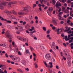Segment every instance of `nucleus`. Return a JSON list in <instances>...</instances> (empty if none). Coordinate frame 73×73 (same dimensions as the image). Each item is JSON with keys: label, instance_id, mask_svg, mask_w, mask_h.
<instances>
[{"label": "nucleus", "instance_id": "nucleus-10", "mask_svg": "<svg viewBox=\"0 0 73 73\" xmlns=\"http://www.w3.org/2000/svg\"><path fill=\"white\" fill-rule=\"evenodd\" d=\"M66 31H69L68 32V34L71 33H73V31L71 32V30H70V29L69 28H68V29L66 30Z\"/></svg>", "mask_w": 73, "mask_h": 73}, {"label": "nucleus", "instance_id": "nucleus-49", "mask_svg": "<svg viewBox=\"0 0 73 73\" xmlns=\"http://www.w3.org/2000/svg\"><path fill=\"white\" fill-rule=\"evenodd\" d=\"M36 31H34L32 32H31L32 33H36Z\"/></svg>", "mask_w": 73, "mask_h": 73}, {"label": "nucleus", "instance_id": "nucleus-4", "mask_svg": "<svg viewBox=\"0 0 73 73\" xmlns=\"http://www.w3.org/2000/svg\"><path fill=\"white\" fill-rule=\"evenodd\" d=\"M53 8L52 7H49V9L47 11V13H48L49 16H50L51 14H50V12H52L53 11Z\"/></svg>", "mask_w": 73, "mask_h": 73}, {"label": "nucleus", "instance_id": "nucleus-9", "mask_svg": "<svg viewBox=\"0 0 73 73\" xmlns=\"http://www.w3.org/2000/svg\"><path fill=\"white\" fill-rule=\"evenodd\" d=\"M8 72L6 70H5L4 72H3V70L0 69V73H7Z\"/></svg>", "mask_w": 73, "mask_h": 73}, {"label": "nucleus", "instance_id": "nucleus-1", "mask_svg": "<svg viewBox=\"0 0 73 73\" xmlns=\"http://www.w3.org/2000/svg\"><path fill=\"white\" fill-rule=\"evenodd\" d=\"M5 36L7 37H8L10 39L12 38V37H13V36L10 35L9 31H7V32L6 33Z\"/></svg>", "mask_w": 73, "mask_h": 73}, {"label": "nucleus", "instance_id": "nucleus-60", "mask_svg": "<svg viewBox=\"0 0 73 73\" xmlns=\"http://www.w3.org/2000/svg\"><path fill=\"white\" fill-rule=\"evenodd\" d=\"M26 33H27L29 34V31H28L26 30Z\"/></svg>", "mask_w": 73, "mask_h": 73}, {"label": "nucleus", "instance_id": "nucleus-40", "mask_svg": "<svg viewBox=\"0 0 73 73\" xmlns=\"http://www.w3.org/2000/svg\"><path fill=\"white\" fill-rule=\"evenodd\" d=\"M5 56L6 57H7V58H8V54H7V53H6L5 54Z\"/></svg>", "mask_w": 73, "mask_h": 73}, {"label": "nucleus", "instance_id": "nucleus-22", "mask_svg": "<svg viewBox=\"0 0 73 73\" xmlns=\"http://www.w3.org/2000/svg\"><path fill=\"white\" fill-rule=\"evenodd\" d=\"M29 48H30V50L31 51H33V50H34V48L32 47L31 46H29Z\"/></svg>", "mask_w": 73, "mask_h": 73}, {"label": "nucleus", "instance_id": "nucleus-62", "mask_svg": "<svg viewBox=\"0 0 73 73\" xmlns=\"http://www.w3.org/2000/svg\"><path fill=\"white\" fill-rule=\"evenodd\" d=\"M25 70H27V71H29V68H25Z\"/></svg>", "mask_w": 73, "mask_h": 73}, {"label": "nucleus", "instance_id": "nucleus-44", "mask_svg": "<svg viewBox=\"0 0 73 73\" xmlns=\"http://www.w3.org/2000/svg\"><path fill=\"white\" fill-rule=\"evenodd\" d=\"M36 6H37V5H36V4H34L33 5V8H35V7H36Z\"/></svg>", "mask_w": 73, "mask_h": 73}, {"label": "nucleus", "instance_id": "nucleus-20", "mask_svg": "<svg viewBox=\"0 0 73 73\" xmlns=\"http://www.w3.org/2000/svg\"><path fill=\"white\" fill-rule=\"evenodd\" d=\"M17 38L20 40H22V39H23V38L20 36H17Z\"/></svg>", "mask_w": 73, "mask_h": 73}, {"label": "nucleus", "instance_id": "nucleus-58", "mask_svg": "<svg viewBox=\"0 0 73 73\" xmlns=\"http://www.w3.org/2000/svg\"><path fill=\"white\" fill-rule=\"evenodd\" d=\"M15 43L14 42H12V45H13V46L15 45Z\"/></svg>", "mask_w": 73, "mask_h": 73}, {"label": "nucleus", "instance_id": "nucleus-56", "mask_svg": "<svg viewBox=\"0 0 73 73\" xmlns=\"http://www.w3.org/2000/svg\"><path fill=\"white\" fill-rule=\"evenodd\" d=\"M54 24L55 25H57V23H56V22H54Z\"/></svg>", "mask_w": 73, "mask_h": 73}, {"label": "nucleus", "instance_id": "nucleus-5", "mask_svg": "<svg viewBox=\"0 0 73 73\" xmlns=\"http://www.w3.org/2000/svg\"><path fill=\"white\" fill-rule=\"evenodd\" d=\"M6 5V3H2L0 4V9H4V6H5V5Z\"/></svg>", "mask_w": 73, "mask_h": 73}, {"label": "nucleus", "instance_id": "nucleus-15", "mask_svg": "<svg viewBox=\"0 0 73 73\" xmlns=\"http://www.w3.org/2000/svg\"><path fill=\"white\" fill-rule=\"evenodd\" d=\"M5 53V51H2L1 50H0V54H1V56H3V54H4V53Z\"/></svg>", "mask_w": 73, "mask_h": 73}, {"label": "nucleus", "instance_id": "nucleus-59", "mask_svg": "<svg viewBox=\"0 0 73 73\" xmlns=\"http://www.w3.org/2000/svg\"><path fill=\"white\" fill-rule=\"evenodd\" d=\"M17 22H14L13 23L14 24H17Z\"/></svg>", "mask_w": 73, "mask_h": 73}, {"label": "nucleus", "instance_id": "nucleus-28", "mask_svg": "<svg viewBox=\"0 0 73 73\" xmlns=\"http://www.w3.org/2000/svg\"><path fill=\"white\" fill-rule=\"evenodd\" d=\"M34 65H35V67L36 68H38V66H37V64H36V63H35L34 64Z\"/></svg>", "mask_w": 73, "mask_h": 73}, {"label": "nucleus", "instance_id": "nucleus-2", "mask_svg": "<svg viewBox=\"0 0 73 73\" xmlns=\"http://www.w3.org/2000/svg\"><path fill=\"white\" fill-rule=\"evenodd\" d=\"M45 58L47 60H50L51 59V56L50 53L47 54L45 55Z\"/></svg>", "mask_w": 73, "mask_h": 73}, {"label": "nucleus", "instance_id": "nucleus-16", "mask_svg": "<svg viewBox=\"0 0 73 73\" xmlns=\"http://www.w3.org/2000/svg\"><path fill=\"white\" fill-rule=\"evenodd\" d=\"M46 37L48 38L49 40H52V38L50 37V35H47Z\"/></svg>", "mask_w": 73, "mask_h": 73}, {"label": "nucleus", "instance_id": "nucleus-46", "mask_svg": "<svg viewBox=\"0 0 73 73\" xmlns=\"http://www.w3.org/2000/svg\"><path fill=\"white\" fill-rule=\"evenodd\" d=\"M67 3H71V1L70 0H68L67 1Z\"/></svg>", "mask_w": 73, "mask_h": 73}, {"label": "nucleus", "instance_id": "nucleus-32", "mask_svg": "<svg viewBox=\"0 0 73 73\" xmlns=\"http://www.w3.org/2000/svg\"><path fill=\"white\" fill-rule=\"evenodd\" d=\"M64 12L66 13H69V11L68 10H66L64 11Z\"/></svg>", "mask_w": 73, "mask_h": 73}, {"label": "nucleus", "instance_id": "nucleus-14", "mask_svg": "<svg viewBox=\"0 0 73 73\" xmlns=\"http://www.w3.org/2000/svg\"><path fill=\"white\" fill-rule=\"evenodd\" d=\"M20 58L19 57H16V62H19V61H20Z\"/></svg>", "mask_w": 73, "mask_h": 73}, {"label": "nucleus", "instance_id": "nucleus-7", "mask_svg": "<svg viewBox=\"0 0 73 73\" xmlns=\"http://www.w3.org/2000/svg\"><path fill=\"white\" fill-rule=\"evenodd\" d=\"M61 3H60V2L59 1H57L56 5V7L59 8L60 7H61Z\"/></svg>", "mask_w": 73, "mask_h": 73}, {"label": "nucleus", "instance_id": "nucleus-25", "mask_svg": "<svg viewBox=\"0 0 73 73\" xmlns=\"http://www.w3.org/2000/svg\"><path fill=\"white\" fill-rule=\"evenodd\" d=\"M26 53L27 54L28 53L29 54H30V52H29V51L28 50H26Z\"/></svg>", "mask_w": 73, "mask_h": 73}, {"label": "nucleus", "instance_id": "nucleus-29", "mask_svg": "<svg viewBox=\"0 0 73 73\" xmlns=\"http://www.w3.org/2000/svg\"><path fill=\"white\" fill-rule=\"evenodd\" d=\"M14 50L15 52H18V51L19 50V49L18 48H17L16 49V50H15V49H14Z\"/></svg>", "mask_w": 73, "mask_h": 73}, {"label": "nucleus", "instance_id": "nucleus-21", "mask_svg": "<svg viewBox=\"0 0 73 73\" xmlns=\"http://www.w3.org/2000/svg\"><path fill=\"white\" fill-rule=\"evenodd\" d=\"M56 19H55V18H52V23H56Z\"/></svg>", "mask_w": 73, "mask_h": 73}, {"label": "nucleus", "instance_id": "nucleus-55", "mask_svg": "<svg viewBox=\"0 0 73 73\" xmlns=\"http://www.w3.org/2000/svg\"><path fill=\"white\" fill-rule=\"evenodd\" d=\"M30 36H31V37H33V33H31V34H30Z\"/></svg>", "mask_w": 73, "mask_h": 73}, {"label": "nucleus", "instance_id": "nucleus-33", "mask_svg": "<svg viewBox=\"0 0 73 73\" xmlns=\"http://www.w3.org/2000/svg\"><path fill=\"white\" fill-rule=\"evenodd\" d=\"M1 19V20H2V21H4L5 20V19H3L1 16H0V19Z\"/></svg>", "mask_w": 73, "mask_h": 73}, {"label": "nucleus", "instance_id": "nucleus-3", "mask_svg": "<svg viewBox=\"0 0 73 73\" xmlns=\"http://www.w3.org/2000/svg\"><path fill=\"white\" fill-rule=\"evenodd\" d=\"M71 36H73V33H72L70 35H68V36H65V40L66 41L69 40H70V37Z\"/></svg>", "mask_w": 73, "mask_h": 73}, {"label": "nucleus", "instance_id": "nucleus-51", "mask_svg": "<svg viewBox=\"0 0 73 73\" xmlns=\"http://www.w3.org/2000/svg\"><path fill=\"white\" fill-rule=\"evenodd\" d=\"M3 66H4V65L0 64V68H1V67H3Z\"/></svg>", "mask_w": 73, "mask_h": 73}, {"label": "nucleus", "instance_id": "nucleus-30", "mask_svg": "<svg viewBox=\"0 0 73 73\" xmlns=\"http://www.w3.org/2000/svg\"><path fill=\"white\" fill-rule=\"evenodd\" d=\"M44 64L46 67H49V65L47 64H46V62H44Z\"/></svg>", "mask_w": 73, "mask_h": 73}, {"label": "nucleus", "instance_id": "nucleus-42", "mask_svg": "<svg viewBox=\"0 0 73 73\" xmlns=\"http://www.w3.org/2000/svg\"><path fill=\"white\" fill-rule=\"evenodd\" d=\"M50 46H55V43L54 42H53L52 44H50Z\"/></svg>", "mask_w": 73, "mask_h": 73}, {"label": "nucleus", "instance_id": "nucleus-61", "mask_svg": "<svg viewBox=\"0 0 73 73\" xmlns=\"http://www.w3.org/2000/svg\"><path fill=\"white\" fill-rule=\"evenodd\" d=\"M61 41V40H60V39H59L57 40V41H58V42H60V41Z\"/></svg>", "mask_w": 73, "mask_h": 73}, {"label": "nucleus", "instance_id": "nucleus-8", "mask_svg": "<svg viewBox=\"0 0 73 73\" xmlns=\"http://www.w3.org/2000/svg\"><path fill=\"white\" fill-rule=\"evenodd\" d=\"M18 15H25V13L24 12L23 10H21L18 13Z\"/></svg>", "mask_w": 73, "mask_h": 73}, {"label": "nucleus", "instance_id": "nucleus-26", "mask_svg": "<svg viewBox=\"0 0 73 73\" xmlns=\"http://www.w3.org/2000/svg\"><path fill=\"white\" fill-rule=\"evenodd\" d=\"M58 15V18L59 19V20H62V19L61 18V16H59Z\"/></svg>", "mask_w": 73, "mask_h": 73}, {"label": "nucleus", "instance_id": "nucleus-52", "mask_svg": "<svg viewBox=\"0 0 73 73\" xmlns=\"http://www.w3.org/2000/svg\"><path fill=\"white\" fill-rule=\"evenodd\" d=\"M63 45H64V46L66 47L67 46L66 44L65 43H63Z\"/></svg>", "mask_w": 73, "mask_h": 73}, {"label": "nucleus", "instance_id": "nucleus-54", "mask_svg": "<svg viewBox=\"0 0 73 73\" xmlns=\"http://www.w3.org/2000/svg\"><path fill=\"white\" fill-rule=\"evenodd\" d=\"M42 6V5H41L40 4H39L38 5V6L39 7H41Z\"/></svg>", "mask_w": 73, "mask_h": 73}, {"label": "nucleus", "instance_id": "nucleus-11", "mask_svg": "<svg viewBox=\"0 0 73 73\" xmlns=\"http://www.w3.org/2000/svg\"><path fill=\"white\" fill-rule=\"evenodd\" d=\"M15 3H14V2H9V5L8 6V8H10L11 7V4H14Z\"/></svg>", "mask_w": 73, "mask_h": 73}, {"label": "nucleus", "instance_id": "nucleus-63", "mask_svg": "<svg viewBox=\"0 0 73 73\" xmlns=\"http://www.w3.org/2000/svg\"><path fill=\"white\" fill-rule=\"evenodd\" d=\"M38 23V21L37 20H36L35 21V23L36 24H37Z\"/></svg>", "mask_w": 73, "mask_h": 73}, {"label": "nucleus", "instance_id": "nucleus-39", "mask_svg": "<svg viewBox=\"0 0 73 73\" xmlns=\"http://www.w3.org/2000/svg\"><path fill=\"white\" fill-rule=\"evenodd\" d=\"M13 13L14 15H17V12L15 11H14V12H13Z\"/></svg>", "mask_w": 73, "mask_h": 73}, {"label": "nucleus", "instance_id": "nucleus-24", "mask_svg": "<svg viewBox=\"0 0 73 73\" xmlns=\"http://www.w3.org/2000/svg\"><path fill=\"white\" fill-rule=\"evenodd\" d=\"M49 64H50V65H51L50 66V68H52L53 67V65H52L53 64L52 63V62H50L49 63Z\"/></svg>", "mask_w": 73, "mask_h": 73}, {"label": "nucleus", "instance_id": "nucleus-37", "mask_svg": "<svg viewBox=\"0 0 73 73\" xmlns=\"http://www.w3.org/2000/svg\"><path fill=\"white\" fill-rule=\"evenodd\" d=\"M62 7V11H65V7Z\"/></svg>", "mask_w": 73, "mask_h": 73}, {"label": "nucleus", "instance_id": "nucleus-34", "mask_svg": "<svg viewBox=\"0 0 73 73\" xmlns=\"http://www.w3.org/2000/svg\"><path fill=\"white\" fill-rule=\"evenodd\" d=\"M42 29H43L44 31H46V27H42Z\"/></svg>", "mask_w": 73, "mask_h": 73}, {"label": "nucleus", "instance_id": "nucleus-57", "mask_svg": "<svg viewBox=\"0 0 73 73\" xmlns=\"http://www.w3.org/2000/svg\"><path fill=\"white\" fill-rule=\"evenodd\" d=\"M51 46L52 48H55V46Z\"/></svg>", "mask_w": 73, "mask_h": 73}, {"label": "nucleus", "instance_id": "nucleus-36", "mask_svg": "<svg viewBox=\"0 0 73 73\" xmlns=\"http://www.w3.org/2000/svg\"><path fill=\"white\" fill-rule=\"evenodd\" d=\"M12 60H13V61H16V58H13L12 59Z\"/></svg>", "mask_w": 73, "mask_h": 73}, {"label": "nucleus", "instance_id": "nucleus-53", "mask_svg": "<svg viewBox=\"0 0 73 73\" xmlns=\"http://www.w3.org/2000/svg\"><path fill=\"white\" fill-rule=\"evenodd\" d=\"M72 13H73V11H70V15H72Z\"/></svg>", "mask_w": 73, "mask_h": 73}, {"label": "nucleus", "instance_id": "nucleus-18", "mask_svg": "<svg viewBox=\"0 0 73 73\" xmlns=\"http://www.w3.org/2000/svg\"><path fill=\"white\" fill-rule=\"evenodd\" d=\"M17 70H18V72H20L21 73H23V71L22 70L20 69H17Z\"/></svg>", "mask_w": 73, "mask_h": 73}, {"label": "nucleus", "instance_id": "nucleus-45", "mask_svg": "<svg viewBox=\"0 0 73 73\" xmlns=\"http://www.w3.org/2000/svg\"><path fill=\"white\" fill-rule=\"evenodd\" d=\"M62 13H63V12H61L58 15H59V16H60V15H62Z\"/></svg>", "mask_w": 73, "mask_h": 73}, {"label": "nucleus", "instance_id": "nucleus-47", "mask_svg": "<svg viewBox=\"0 0 73 73\" xmlns=\"http://www.w3.org/2000/svg\"><path fill=\"white\" fill-rule=\"evenodd\" d=\"M60 1H61V2H62L63 3H65V1H64V0H60Z\"/></svg>", "mask_w": 73, "mask_h": 73}, {"label": "nucleus", "instance_id": "nucleus-12", "mask_svg": "<svg viewBox=\"0 0 73 73\" xmlns=\"http://www.w3.org/2000/svg\"><path fill=\"white\" fill-rule=\"evenodd\" d=\"M3 47H4L5 48H7L8 46V45L6 43H4L3 44Z\"/></svg>", "mask_w": 73, "mask_h": 73}, {"label": "nucleus", "instance_id": "nucleus-38", "mask_svg": "<svg viewBox=\"0 0 73 73\" xmlns=\"http://www.w3.org/2000/svg\"><path fill=\"white\" fill-rule=\"evenodd\" d=\"M31 24H34V21L33 20H31L30 22Z\"/></svg>", "mask_w": 73, "mask_h": 73}, {"label": "nucleus", "instance_id": "nucleus-35", "mask_svg": "<svg viewBox=\"0 0 73 73\" xmlns=\"http://www.w3.org/2000/svg\"><path fill=\"white\" fill-rule=\"evenodd\" d=\"M67 23L68 24H70L71 23V21H70L69 20H68Z\"/></svg>", "mask_w": 73, "mask_h": 73}, {"label": "nucleus", "instance_id": "nucleus-17", "mask_svg": "<svg viewBox=\"0 0 73 73\" xmlns=\"http://www.w3.org/2000/svg\"><path fill=\"white\" fill-rule=\"evenodd\" d=\"M4 21H6L7 23H9V24H11V21H8L6 19H5Z\"/></svg>", "mask_w": 73, "mask_h": 73}, {"label": "nucleus", "instance_id": "nucleus-43", "mask_svg": "<svg viewBox=\"0 0 73 73\" xmlns=\"http://www.w3.org/2000/svg\"><path fill=\"white\" fill-rule=\"evenodd\" d=\"M69 25H70V26H71V27H73V23H72L71 22L70 24H69Z\"/></svg>", "mask_w": 73, "mask_h": 73}, {"label": "nucleus", "instance_id": "nucleus-31", "mask_svg": "<svg viewBox=\"0 0 73 73\" xmlns=\"http://www.w3.org/2000/svg\"><path fill=\"white\" fill-rule=\"evenodd\" d=\"M18 52L19 55L20 56H21V55H22V53H21L20 51H19Z\"/></svg>", "mask_w": 73, "mask_h": 73}, {"label": "nucleus", "instance_id": "nucleus-19", "mask_svg": "<svg viewBox=\"0 0 73 73\" xmlns=\"http://www.w3.org/2000/svg\"><path fill=\"white\" fill-rule=\"evenodd\" d=\"M49 51H50V53H51L53 54H54L55 52H54V51H53V50H52V49H50V50Z\"/></svg>", "mask_w": 73, "mask_h": 73}, {"label": "nucleus", "instance_id": "nucleus-50", "mask_svg": "<svg viewBox=\"0 0 73 73\" xmlns=\"http://www.w3.org/2000/svg\"><path fill=\"white\" fill-rule=\"evenodd\" d=\"M52 29H53V30L55 29L56 27H52Z\"/></svg>", "mask_w": 73, "mask_h": 73}, {"label": "nucleus", "instance_id": "nucleus-41", "mask_svg": "<svg viewBox=\"0 0 73 73\" xmlns=\"http://www.w3.org/2000/svg\"><path fill=\"white\" fill-rule=\"evenodd\" d=\"M66 29V30L65 31V32H66V31H67V32H68V31H67L66 30H68V27H65ZM68 32H69V31H68Z\"/></svg>", "mask_w": 73, "mask_h": 73}, {"label": "nucleus", "instance_id": "nucleus-64", "mask_svg": "<svg viewBox=\"0 0 73 73\" xmlns=\"http://www.w3.org/2000/svg\"><path fill=\"white\" fill-rule=\"evenodd\" d=\"M70 39L72 41H73V37H71L70 38Z\"/></svg>", "mask_w": 73, "mask_h": 73}, {"label": "nucleus", "instance_id": "nucleus-6", "mask_svg": "<svg viewBox=\"0 0 73 73\" xmlns=\"http://www.w3.org/2000/svg\"><path fill=\"white\" fill-rule=\"evenodd\" d=\"M29 8L30 9H31V7L30 6H29L28 7H25L23 8V11H27V12H29V10H28Z\"/></svg>", "mask_w": 73, "mask_h": 73}, {"label": "nucleus", "instance_id": "nucleus-23", "mask_svg": "<svg viewBox=\"0 0 73 73\" xmlns=\"http://www.w3.org/2000/svg\"><path fill=\"white\" fill-rule=\"evenodd\" d=\"M29 18L30 20H32V19H33V17H32V16L31 15H29Z\"/></svg>", "mask_w": 73, "mask_h": 73}, {"label": "nucleus", "instance_id": "nucleus-48", "mask_svg": "<svg viewBox=\"0 0 73 73\" xmlns=\"http://www.w3.org/2000/svg\"><path fill=\"white\" fill-rule=\"evenodd\" d=\"M64 22L63 21H60V24H64Z\"/></svg>", "mask_w": 73, "mask_h": 73}, {"label": "nucleus", "instance_id": "nucleus-27", "mask_svg": "<svg viewBox=\"0 0 73 73\" xmlns=\"http://www.w3.org/2000/svg\"><path fill=\"white\" fill-rule=\"evenodd\" d=\"M52 2L53 5H55V4H56V1L54 0H52Z\"/></svg>", "mask_w": 73, "mask_h": 73}, {"label": "nucleus", "instance_id": "nucleus-13", "mask_svg": "<svg viewBox=\"0 0 73 73\" xmlns=\"http://www.w3.org/2000/svg\"><path fill=\"white\" fill-rule=\"evenodd\" d=\"M33 30H35V27H31V29H29V31H30L31 32H32V31H33Z\"/></svg>", "mask_w": 73, "mask_h": 73}]
</instances>
